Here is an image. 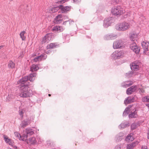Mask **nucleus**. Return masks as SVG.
Returning a JSON list of instances; mask_svg holds the SVG:
<instances>
[{"label":"nucleus","mask_w":149,"mask_h":149,"mask_svg":"<svg viewBox=\"0 0 149 149\" xmlns=\"http://www.w3.org/2000/svg\"><path fill=\"white\" fill-rule=\"evenodd\" d=\"M130 26V23L123 22L117 25L116 26V29L120 31H125L129 29Z\"/></svg>","instance_id":"1"},{"label":"nucleus","mask_w":149,"mask_h":149,"mask_svg":"<svg viewBox=\"0 0 149 149\" xmlns=\"http://www.w3.org/2000/svg\"><path fill=\"white\" fill-rule=\"evenodd\" d=\"M125 12L124 10L119 6L115 7L111 11L112 14L115 15H120L123 14Z\"/></svg>","instance_id":"2"},{"label":"nucleus","mask_w":149,"mask_h":149,"mask_svg":"<svg viewBox=\"0 0 149 149\" xmlns=\"http://www.w3.org/2000/svg\"><path fill=\"white\" fill-rule=\"evenodd\" d=\"M124 56V52L121 51H116L113 52L111 55L112 57L114 59H118L123 58Z\"/></svg>","instance_id":"3"},{"label":"nucleus","mask_w":149,"mask_h":149,"mask_svg":"<svg viewBox=\"0 0 149 149\" xmlns=\"http://www.w3.org/2000/svg\"><path fill=\"white\" fill-rule=\"evenodd\" d=\"M21 89L22 90V91L20 95L21 97H26L30 96V93L27 90L28 86H26L23 88L22 87Z\"/></svg>","instance_id":"4"},{"label":"nucleus","mask_w":149,"mask_h":149,"mask_svg":"<svg viewBox=\"0 0 149 149\" xmlns=\"http://www.w3.org/2000/svg\"><path fill=\"white\" fill-rule=\"evenodd\" d=\"M125 47V45L121 40H117L113 44V47L114 49L123 48Z\"/></svg>","instance_id":"5"},{"label":"nucleus","mask_w":149,"mask_h":149,"mask_svg":"<svg viewBox=\"0 0 149 149\" xmlns=\"http://www.w3.org/2000/svg\"><path fill=\"white\" fill-rule=\"evenodd\" d=\"M130 43H131V42ZM130 47L131 50L136 54L139 53L140 51V48L137 46L135 42H132L130 45Z\"/></svg>","instance_id":"6"},{"label":"nucleus","mask_w":149,"mask_h":149,"mask_svg":"<svg viewBox=\"0 0 149 149\" xmlns=\"http://www.w3.org/2000/svg\"><path fill=\"white\" fill-rule=\"evenodd\" d=\"M52 34L51 33L48 34L46 35L43 38L41 41L42 44L45 43H48L52 39Z\"/></svg>","instance_id":"7"},{"label":"nucleus","mask_w":149,"mask_h":149,"mask_svg":"<svg viewBox=\"0 0 149 149\" xmlns=\"http://www.w3.org/2000/svg\"><path fill=\"white\" fill-rule=\"evenodd\" d=\"M28 79V77L26 76L23 77L22 79H20L19 81V84H21V88L24 86V87L27 86V81Z\"/></svg>","instance_id":"8"},{"label":"nucleus","mask_w":149,"mask_h":149,"mask_svg":"<svg viewBox=\"0 0 149 149\" xmlns=\"http://www.w3.org/2000/svg\"><path fill=\"white\" fill-rule=\"evenodd\" d=\"M139 33H134L132 34L130 36V39L131 40V42H136L137 41V39L139 36Z\"/></svg>","instance_id":"9"},{"label":"nucleus","mask_w":149,"mask_h":149,"mask_svg":"<svg viewBox=\"0 0 149 149\" xmlns=\"http://www.w3.org/2000/svg\"><path fill=\"white\" fill-rule=\"evenodd\" d=\"M63 20V17L61 15H59L57 16L55 19V22L56 24H60L62 22Z\"/></svg>","instance_id":"10"},{"label":"nucleus","mask_w":149,"mask_h":149,"mask_svg":"<svg viewBox=\"0 0 149 149\" xmlns=\"http://www.w3.org/2000/svg\"><path fill=\"white\" fill-rule=\"evenodd\" d=\"M3 138H4L5 142L8 143L9 145L13 146V145L14 142L11 139H9L8 137L6 135H3Z\"/></svg>","instance_id":"11"},{"label":"nucleus","mask_w":149,"mask_h":149,"mask_svg":"<svg viewBox=\"0 0 149 149\" xmlns=\"http://www.w3.org/2000/svg\"><path fill=\"white\" fill-rule=\"evenodd\" d=\"M139 142L138 141H136L134 142H133L131 143H130L127 144V149H133L137 145Z\"/></svg>","instance_id":"12"},{"label":"nucleus","mask_w":149,"mask_h":149,"mask_svg":"<svg viewBox=\"0 0 149 149\" xmlns=\"http://www.w3.org/2000/svg\"><path fill=\"white\" fill-rule=\"evenodd\" d=\"M136 86H133L128 88L127 91V93L128 95L131 94L132 93L134 92L136 90Z\"/></svg>","instance_id":"13"},{"label":"nucleus","mask_w":149,"mask_h":149,"mask_svg":"<svg viewBox=\"0 0 149 149\" xmlns=\"http://www.w3.org/2000/svg\"><path fill=\"white\" fill-rule=\"evenodd\" d=\"M142 45L144 50V52L148 51V47L149 46V42L146 41L143 42L142 43Z\"/></svg>","instance_id":"14"},{"label":"nucleus","mask_w":149,"mask_h":149,"mask_svg":"<svg viewBox=\"0 0 149 149\" xmlns=\"http://www.w3.org/2000/svg\"><path fill=\"white\" fill-rule=\"evenodd\" d=\"M131 68L132 70L135 71H137L139 69V65L135 63H132Z\"/></svg>","instance_id":"15"},{"label":"nucleus","mask_w":149,"mask_h":149,"mask_svg":"<svg viewBox=\"0 0 149 149\" xmlns=\"http://www.w3.org/2000/svg\"><path fill=\"white\" fill-rule=\"evenodd\" d=\"M8 67L10 69H13L15 68V64L12 61H10L8 63Z\"/></svg>","instance_id":"16"},{"label":"nucleus","mask_w":149,"mask_h":149,"mask_svg":"<svg viewBox=\"0 0 149 149\" xmlns=\"http://www.w3.org/2000/svg\"><path fill=\"white\" fill-rule=\"evenodd\" d=\"M134 139L132 136V134H131L127 135L126 138L125 140L127 142H130L133 141Z\"/></svg>","instance_id":"17"},{"label":"nucleus","mask_w":149,"mask_h":149,"mask_svg":"<svg viewBox=\"0 0 149 149\" xmlns=\"http://www.w3.org/2000/svg\"><path fill=\"white\" fill-rule=\"evenodd\" d=\"M59 9V6L50 8L49 12L50 13H54L57 11Z\"/></svg>","instance_id":"18"},{"label":"nucleus","mask_w":149,"mask_h":149,"mask_svg":"<svg viewBox=\"0 0 149 149\" xmlns=\"http://www.w3.org/2000/svg\"><path fill=\"white\" fill-rule=\"evenodd\" d=\"M26 31H22L19 34L20 38H21L22 40H25L26 38V36L25 35Z\"/></svg>","instance_id":"19"},{"label":"nucleus","mask_w":149,"mask_h":149,"mask_svg":"<svg viewBox=\"0 0 149 149\" xmlns=\"http://www.w3.org/2000/svg\"><path fill=\"white\" fill-rule=\"evenodd\" d=\"M36 76V74L35 73L31 74L29 76V78L28 77V79L30 81H33L35 79Z\"/></svg>","instance_id":"20"},{"label":"nucleus","mask_w":149,"mask_h":149,"mask_svg":"<svg viewBox=\"0 0 149 149\" xmlns=\"http://www.w3.org/2000/svg\"><path fill=\"white\" fill-rule=\"evenodd\" d=\"M111 17L110 18V19L109 20L108 19H105L104 21V25L105 27H107L109 26L111 22Z\"/></svg>","instance_id":"21"},{"label":"nucleus","mask_w":149,"mask_h":149,"mask_svg":"<svg viewBox=\"0 0 149 149\" xmlns=\"http://www.w3.org/2000/svg\"><path fill=\"white\" fill-rule=\"evenodd\" d=\"M26 142L27 143H29L30 144H33L36 142L35 138L34 137H32L29 139L28 141H26Z\"/></svg>","instance_id":"22"},{"label":"nucleus","mask_w":149,"mask_h":149,"mask_svg":"<svg viewBox=\"0 0 149 149\" xmlns=\"http://www.w3.org/2000/svg\"><path fill=\"white\" fill-rule=\"evenodd\" d=\"M134 97H133L132 99H131L130 97H128L125 101V104H128L131 103L134 101Z\"/></svg>","instance_id":"23"},{"label":"nucleus","mask_w":149,"mask_h":149,"mask_svg":"<svg viewBox=\"0 0 149 149\" xmlns=\"http://www.w3.org/2000/svg\"><path fill=\"white\" fill-rule=\"evenodd\" d=\"M23 133H25L26 135H31L33 134L34 132L31 130L26 129L25 131H24L23 132Z\"/></svg>","instance_id":"24"},{"label":"nucleus","mask_w":149,"mask_h":149,"mask_svg":"<svg viewBox=\"0 0 149 149\" xmlns=\"http://www.w3.org/2000/svg\"><path fill=\"white\" fill-rule=\"evenodd\" d=\"M134 111L129 115V117L131 118H136L137 116V112H135L136 111V108L134 109Z\"/></svg>","instance_id":"25"},{"label":"nucleus","mask_w":149,"mask_h":149,"mask_svg":"<svg viewBox=\"0 0 149 149\" xmlns=\"http://www.w3.org/2000/svg\"><path fill=\"white\" fill-rule=\"evenodd\" d=\"M57 46L55 43H51L47 45V49H53L56 47Z\"/></svg>","instance_id":"26"},{"label":"nucleus","mask_w":149,"mask_h":149,"mask_svg":"<svg viewBox=\"0 0 149 149\" xmlns=\"http://www.w3.org/2000/svg\"><path fill=\"white\" fill-rule=\"evenodd\" d=\"M39 69L38 66L36 65L33 64L32 65L31 68V70L32 72H34L37 71Z\"/></svg>","instance_id":"27"},{"label":"nucleus","mask_w":149,"mask_h":149,"mask_svg":"<svg viewBox=\"0 0 149 149\" xmlns=\"http://www.w3.org/2000/svg\"><path fill=\"white\" fill-rule=\"evenodd\" d=\"M43 56L42 55H41L39 56H37L36 58H34L33 61L35 62H37L38 61H39L42 60V58L43 57Z\"/></svg>","instance_id":"28"},{"label":"nucleus","mask_w":149,"mask_h":149,"mask_svg":"<svg viewBox=\"0 0 149 149\" xmlns=\"http://www.w3.org/2000/svg\"><path fill=\"white\" fill-rule=\"evenodd\" d=\"M53 30V31H56L58 32H60L63 31V29L61 26H56L54 28Z\"/></svg>","instance_id":"29"},{"label":"nucleus","mask_w":149,"mask_h":149,"mask_svg":"<svg viewBox=\"0 0 149 149\" xmlns=\"http://www.w3.org/2000/svg\"><path fill=\"white\" fill-rule=\"evenodd\" d=\"M27 135L25 133H24L22 136H20V137L19 138V139L22 140L23 141H26L27 139Z\"/></svg>","instance_id":"30"},{"label":"nucleus","mask_w":149,"mask_h":149,"mask_svg":"<svg viewBox=\"0 0 149 149\" xmlns=\"http://www.w3.org/2000/svg\"><path fill=\"white\" fill-rule=\"evenodd\" d=\"M59 9H60L61 10V12L62 13H66L67 11L66 10L65 7H63L62 5H60L59 6Z\"/></svg>","instance_id":"31"},{"label":"nucleus","mask_w":149,"mask_h":149,"mask_svg":"<svg viewBox=\"0 0 149 149\" xmlns=\"http://www.w3.org/2000/svg\"><path fill=\"white\" fill-rule=\"evenodd\" d=\"M142 100L144 102H149V97L148 96L144 97L143 98Z\"/></svg>","instance_id":"32"},{"label":"nucleus","mask_w":149,"mask_h":149,"mask_svg":"<svg viewBox=\"0 0 149 149\" xmlns=\"http://www.w3.org/2000/svg\"><path fill=\"white\" fill-rule=\"evenodd\" d=\"M133 84V82L132 81L130 82L129 84H128V82H127L125 83V84L123 85V87H125L129 86H130L132 85Z\"/></svg>","instance_id":"33"},{"label":"nucleus","mask_w":149,"mask_h":149,"mask_svg":"<svg viewBox=\"0 0 149 149\" xmlns=\"http://www.w3.org/2000/svg\"><path fill=\"white\" fill-rule=\"evenodd\" d=\"M128 107L126 108L123 113V114H125V113H128V112L130 110V107Z\"/></svg>","instance_id":"34"},{"label":"nucleus","mask_w":149,"mask_h":149,"mask_svg":"<svg viewBox=\"0 0 149 149\" xmlns=\"http://www.w3.org/2000/svg\"><path fill=\"white\" fill-rule=\"evenodd\" d=\"M28 125V123L27 122H23L22 123V127H24Z\"/></svg>","instance_id":"35"},{"label":"nucleus","mask_w":149,"mask_h":149,"mask_svg":"<svg viewBox=\"0 0 149 149\" xmlns=\"http://www.w3.org/2000/svg\"><path fill=\"white\" fill-rule=\"evenodd\" d=\"M136 127V126L135 124H133L131 125V128L132 130H134Z\"/></svg>","instance_id":"36"},{"label":"nucleus","mask_w":149,"mask_h":149,"mask_svg":"<svg viewBox=\"0 0 149 149\" xmlns=\"http://www.w3.org/2000/svg\"><path fill=\"white\" fill-rule=\"evenodd\" d=\"M14 134H15V135L17 137H18L19 138V136H20V134H19L18 132H15Z\"/></svg>","instance_id":"37"},{"label":"nucleus","mask_w":149,"mask_h":149,"mask_svg":"<svg viewBox=\"0 0 149 149\" xmlns=\"http://www.w3.org/2000/svg\"><path fill=\"white\" fill-rule=\"evenodd\" d=\"M19 114L20 115L21 117H23V113L22 110L19 111Z\"/></svg>","instance_id":"38"},{"label":"nucleus","mask_w":149,"mask_h":149,"mask_svg":"<svg viewBox=\"0 0 149 149\" xmlns=\"http://www.w3.org/2000/svg\"><path fill=\"white\" fill-rule=\"evenodd\" d=\"M65 8L66 10L67 11V12L68 11H69L70 10V8H69L68 6H65Z\"/></svg>","instance_id":"39"},{"label":"nucleus","mask_w":149,"mask_h":149,"mask_svg":"<svg viewBox=\"0 0 149 149\" xmlns=\"http://www.w3.org/2000/svg\"><path fill=\"white\" fill-rule=\"evenodd\" d=\"M142 149H147L148 148L147 146H143L141 148Z\"/></svg>","instance_id":"40"},{"label":"nucleus","mask_w":149,"mask_h":149,"mask_svg":"<svg viewBox=\"0 0 149 149\" xmlns=\"http://www.w3.org/2000/svg\"><path fill=\"white\" fill-rule=\"evenodd\" d=\"M113 1L116 3H118L120 1V0H113Z\"/></svg>","instance_id":"41"},{"label":"nucleus","mask_w":149,"mask_h":149,"mask_svg":"<svg viewBox=\"0 0 149 149\" xmlns=\"http://www.w3.org/2000/svg\"><path fill=\"white\" fill-rule=\"evenodd\" d=\"M146 105L148 107L149 109V103L146 104Z\"/></svg>","instance_id":"42"},{"label":"nucleus","mask_w":149,"mask_h":149,"mask_svg":"<svg viewBox=\"0 0 149 149\" xmlns=\"http://www.w3.org/2000/svg\"><path fill=\"white\" fill-rule=\"evenodd\" d=\"M4 46V45H3L0 46V49L2 48Z\"/></svg>","instance_id":"43"},{"label":"nucleus","mask_w":149,"mask_h":149,"mask_svg":"<svg viewBox=\"0 0 149 149\" xmlns=\"http://www.w3.org/2000/svg\"><path fill=\"white\" fill-rule=\"evenodd\" d=\"M147 138L148 139H149V130L148 131V136Z\"/></svg>","instance_id":"44"},{"label":"nucleus","mask_w":149,"mask_h":149,"mask_svg":"<svg viewBox=\"0 0 149 149\" xmlns=\"http://www.w3.org/2000/svg\"><path fill=\"white\" fill-rule=\"evenodd\" d=\"M45 53H46L47 54V53H49V52L48 51V52H45Z\"/></svg>","instance_id":"45"},{"label":"nucleus","mask_w":149,"mask_h":149,"mask_svg":"<svg viewBox=\"0 0 149 149\" xmlns=\"http://www.w3.org/2000/svg\"><path fill=\"white\" fill-rule=\"evenodd\" d=\"M45 53H46L47 54V53H49V52L48 51V52H45Z\"/></svg>","instance_id":"46"},{"label":"nucleus","mask_w":149,"mask_h":149,"mask_svg":"<svg viewBox=\"0 0 149 149\" xmlns=\"http://www.w3.org/2000/svg\"><path fill=\"white\" fill-rule=\"evenodd\" d=\"M48 95H49V96H50L51 95L50 94H48Z\"/></svg>","instance_id":"47"}]
</instances>
